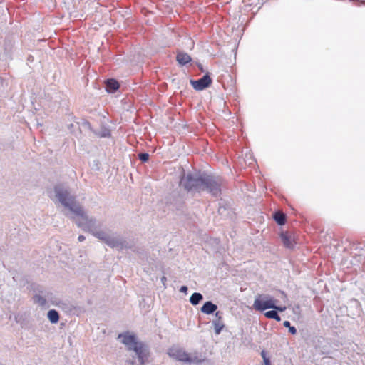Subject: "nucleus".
I'll return each mask as SVG.
<instances>
[{
  "label": "nucleus",
  "instance_id": "13",
  "mask_svg": "<svg viewBox=\"0 0 365 365\" xmlns=\"http://www.w3.org/2000/svg\"><path fill=\"white\" fill-rule=\"evenodd\" d=\"M47 317L52 324H56L59 321V314L55 309L49 310Z\"/></svg>",
  "mask_w": 365,
  "mask_h": 365
},
{
  "label": "nucleus",
  "instance_id": "19",
  "mask_svg": "<svg viewBox=\"0 0 365 365\" xmlns=\"http://www.w3.org/2000/svg\"><path fill=\"white\" fill-rule=\"evenodd\" d=\"M139 159L143 162H146L149 158V155L145 153H141L138 155Z\"/></svg>",
  "mask_w": 365,
  "mask_h": 365
},
{
  "label": "nucleus",
  "instance_id": "15",
  "mask_svg": "<svg viewBox=\"0 0 365 365\" xmlns=\"http://www.w3.org/2000/svg\"><path fill=\"white\" fill-rule=\"evenodd\" d=\"M274 219L280 225H284L285 223V215L281 212H275Z\"/></svg>",
  "mask_w": 365,
  "mask_h": 365
},
{
  "label": "nucleus",
  "instance_id": "20",
  "mask_svg": "<svg viewBox=\"0 0 365 365\" xmlns=\"http://www.w3.org/2000/svg\"><path fill=\"white\" fill-rule=\"evenodd\" d=\"M273 309L279 312H284L286 309V307H278L275 304V307H273Z\"/></svg>",
  "mask_w": 365,
  "mask_h": 365
},
{
  "label": "nucleus",
  "instance_id": "24",
  "mask_svg": "<svg viewBox=\"0 0 365 365\" xmlns=\"http://www.w3.org/2000/svg\"><path fill=\"white\" fill-rule=\"evenodd\" d=\"M165 280H166V278H165V277H162V281H163V282H165Z\"/></svg>",
  "mask_w": 365,
  "mask_h": 365
},
{
  "label": "nucleus",
  "instance_id": "23",
  "mask_svg": "<svg viewBox=\"0 0 365 365\" xmlns=\"http://www.w3.org/2000/svg\"><path fill=\"white\" fill-rule=\"evenodd\" d=\"M52 304L54 305H58L59 301L56 299L55 301L52 302Z\"/></svg>",
  "mask_w": 365,
  "mask_h": 365
},
{
  "label": "nucleus",
  "instance_id": "9",
  "mask_svg": "<svg viewBox=\"0 0 365 365\" xmlns=\"http://www.w3.org/2000/svg\"><path fill=\"white\" fill-rule=\"evenodd\" d=\"M217 309V306L212 302H206L201 307V312L206 314H213Z\"/></svg>",
  "mask_w": 365,
  "mask_h": 365
},
{
  "label": "nucleus",
  "instance_id": "18",
  "mask_svg": "<svg viewBox=\"0 0 365 365\" xmlns=\"http://www.w3.org/2000/svg\"><path fill=\"white\" fill-rule=\"evenodd\" d=\"M261 355L263 358L264 365H271L270 360L267 357V354L264 351H262Z\"/></svg>",
  "mask_w": 365,
  "mask_h": 365
},
{
  "label": "nucleus",
  "instance_id": "10",
  "mask_svg": "<svg viewBox=\"0 0 365 365\" xmlns=\"http://www.w3.org/2000/svg\"><path fill=\"white\" fill-rule=\"evenodd\" d=\"M106 91L109 93H114L119 88V83L115 79H108L106 82Z\"/></svg>",
  "mask_w": 365,
  "mask_h": 365
},
{
  "label": "nucleus",
  "instance_id": "22",
  "mask_svg": "<svg viewBox=\"0 0 365 365\" xmlns=\"http://www.w3.org/2000/svg\"><path fill=\"white\" fill-rule=\"evenodd\" d=\"M85 239L86 238H85V237L83 235H79L78 238L79 242H83V240H85Z\"/></svg>",
  "mask_w": 365,
  "mask_h": 365
},
{
  "label": "nucleus",
  "instance_id": "6",
  "mask_svg": "<svg viewBox=\"0 0 365 365\" xmlns=\"http://www.w3.org/2000/svg\"><path fill=\"white\" fill-rule=\"evenodd\" d=\"M190 83L195 90L202 91L210 86L212 83V79L209 74H206L197 81H191Z\"/></svg>",
  "mask_w": 365,
  "mask_h": 365
},
{
  "label": "nucleus",
  "instance_id": "11",
  "mask_svg": "<svg viewBox=\"0 0 365 365\" xmlns=\"http://www.w3.org/2000/svg\"><path fill=\"white\" fill-rule=\"evenodd\" d=\"M38 294H35L33 296V301L35 304H38L41 307H44L46 304V298L45 296H42L41 294L43 293L42 290L38 291Z\"/></svg>",
  "mask_w": 365,
  "mask_h": 365
},
{
  "label": "nucleus",
  "instance_id": "8",
  "mask_svg": "<svg viewBox=\"0 0 365 365\" xmlns=\"http://www.w3.org/2000/svg\"><path fill=\"white\" fill-rule=\"evenodd\" d=\"M216 319L212 321V324L214 327L215 333L218 335L221 333L222 330L225 327V324L222 320V313L220 312H215Z\"/></svg>",
  "mask_w": 365,
  "mask_h": 365
},
{
  "label": "nucleus",
  "instance_id": "5",
  "mask_svg": "<svg viewBox=\"0 0 365 365\" xmlns=\"http://www.w3.org/2000/svg\"><path fill=\"white\" fill-rule=\"evenodd\" d=\"M275 300L272 297L267 294H261L255 299L253 307L255 310L263 312L267 309L275 307Z\"/></svg>",
  "mask_w": 365,
  "mask_h": 365
},
{
  "label": "nucleus",
  "instance_id": "21",
  "mask_svg": "<svg viewBox=\"0 0 365 365\" xmlns=\"http://www.w3.org/2000/svg\"><path fill=\"white\" fill-rule=\"evenodd\" d=\"M187 291V287L186 286H182L180 289V292L186 293Z\"/></svg>",
  "mask_w": 365,
  "mask_h": 365
},
{
  "label": "nucleus",
  "instance_id": "14",
  "mask_svg": "<svg viewBox=\"0 0 365 365\" xmlns=\"http://www.w3.org/2000/svg\"><path fill=\"white\" fill-rule=\"evenodd\" d=\"M203 299L202 295L200 293L195 292L192 294L190 298V302L192 305H197Z\"/></svg>",
  "mask_w": 365,
  "mask_h": 365
},
{
  "label": "nucleus",
  "instance_id": "4",
  "mask_svg": "<svg viewBox=\"0 0 365 365\" xmlns=\"http://www.w3.org/2000/svg\"><path fill=\"white\" fill-rule=\"evenodd\" d=\"M168 355L178 361L184 362L201 363L203 359L197 356H191L180 348L173 347L168 350Z\"/></svg>",
  "mask_w": 365,
  "mask_h": 365
},
{
  "label": "nucleus",
  "instance_id": "17",
  "mask_svg": "<svg viewBox=\"0 0 365 365\" xmlns=\"http://www.w3.org/2000/svg\"><path fill=\"white\" fill-rule=\"evenodd\" d=\"M283 325L285 327L289 328V331L292 334H295L297 333V329L294 327L291 326V324H290V322L289 321H284V323H283Z\"/></svg>",
  "mask_w": 365,
  "mask_h": 365
},
{
  "label": "nucleus",
  "instance_id": "2",
  "mask_svg": "<svg viewBox=\"0 0 365 365\" xmlns=\"http://www.w3.org/2000/svg\"><path fill=\"white\" fill-rule=\"evenodd\" d=\"M180 185L192 192L206 190L213 196H217L221 192L220 179L207 175L188 173L181 178Z\"/></svg>",
  "mask_w": 365,
  "mask_h": 365
},
{
  "label": "nucleus",
  "instance_id": "16",
  "mask_svg": "<svg viewBox=\"0 0 365 365\" xmlns=\"http://www.w3.org/2000/svg\"><path fill=\"white\" fill-rule=\"evenodd\" d=\"M264 316L268 319H274L277 322L281 321V317L279 316L276 310L268 311L264 313Z\"/></svg>",
  "mask_w": 365,
  "mask_h": 365
},
{
  "label": "nucleus",
  "instance_id": "1",
  "mask_svg": "<svg viewBox=\"0 0 365 365\" xmlns=\"http://www.w3.org/2000/svg\"><path fill=\"white\" fill-rule=\"evenodd\" d=\"M53 201L59 202L64 208L72 214L71 217L78 227L91 232L96 238L103 241L108 246L118 250L125 247V241L120 237L111 236L105 231L98 230L101 225L96 218L89 217L76 197L71 194L68 188L63 185H57L53 189Z\"/></svg>",
  "mask_w": 365,
  "mask_h": 365
},
{
  "label": "nucleus",
  "instance_id": "12",
  "mask_svg": "<svg viewBox=\"0 0 365 365\" xmlns=\"http://www.w3.org/2000/svg\"><path fill=\"white\" fill-rule=\"evenodd\" d=\"M177 61L180 65H185L191 61V58L187 53L180 52L177 55Z\"/></svg>",
  "mask_w": 365,
  "mask_h": 365
},
{
  "label": "nucleus",
  "instance_id": "7",
  "mask_svg": "<svg viewBox=\"0 0 365 365\" xmlns=\"http://www.w3.org/2000/svg\"><path fill=\"white\" fill-rule=\"evenodd\" d=\"M280 237L284 247L287 248H293L295 244L294 235L293 233L289 232H282Z\"/></svg>",
  "mask_w": 365,
  "mask_h": 365
},
{
  "label": "nucleus",
  "instance_id": "3",
  "mask_svg": "<svg viewBox=\"0 0 365 365\" xmlns=\"http://www.w3.org/2000/svg\"><path fill=\"white\" fill-rule=\"evenodd\" d=\"M118 339L125 346L128 351H133L135 356L128 361L130 365H144L148 359V347L141 341L138 340L135 334L128 331L118 335Z\"/></svg>",
  "mask_w": 365,
  "mask_h": 365
}]
</instances>
